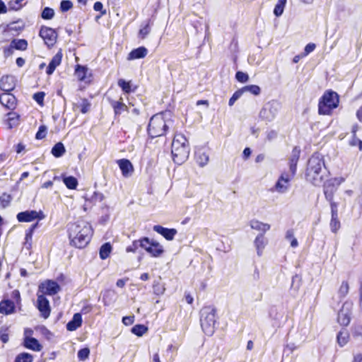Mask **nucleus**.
I'll list each match as a JSON object with an SVG mask.
<instances>
[{
	"label": "nucleus",
	"instance_id": "1",
	"mask_svg": "<svg viewBox=\"0 0 362 362\" xmlns=\"http://www.w3.org/2000/svg\"><path fill=\"white\" fill-rule=\"evenodd\" d=\"M68 233L72 245L78 248H83L90 240L92 228L88 223L78 221L69 225Z\"/></svg>",
	"mask_w": 362,
	"mask_h": 362
},
{
	"label": "nucleus",
	"instance_id": "50",
	"mask_svg": "<svg viewBox=\"0 0 362 362\" xmlns=\"http://www.w3.org/2000/svg\"><path fill=\"white\" fill-rule=\"evenodd\" d=\"M235 78L238 81L241 83H245L249 79L248 75L242 71H238L235 74Z\"/></svg>",
	"mask_w": 362,
	"mask_h": 362
},
{
	"label": "nucleus",
	"instance_id": "11",
	"mask_svg": "<svg viewBox=\"0 0 362 362\" xmlns=\"http://www.w3.org/2000/svg\"><path fill=\"white\" fill-rule=\"evenodd\" d=\"M353 305V303L349 301L343 304L338 314V322L340 325L347 326L349 324Z\"/></svg>",
	"mask_w": 362,
	"mask_h": 362
},
{
	"label": "nucleus",
	"instance_id": "14",
	"mask_svg": "<svg viewBox=\"0 0 362 362\" xmlns=\"http://www.w3.org/2000/svg\"><path fill=\"white\" fill-rule=\"evenodd\" d=\"M37 308L45 319L49 316L51 311L49 302L42 294L37 293Z\"/></svg>",
	"mask_w": 362,
	"mask_h": 362
},
{
	"label": "nucleus",
	"instance_id": "64",
	"mask_svg": "<svg viewBox=\"0 0 362 362\" xmlns=\"http://www.w3.org/2000/svg\"><path fill=\"white\" fill-rule=\"evenodd\" d=\"M356 117L358 119L362 122V106L357 110Z\"/></svg>",
	"mask_w": 362,
	"mask_h": 362
},
{
	"label": "nucleus",
	"instance_id": "28",
	"mask_svg": "<svg viewBox=\"0 0 362 362\" xmlns=\"http://www.w3.org/2000/svg\"><path fill=\"white\" fill-rule=\"evenodd\" d=\"M24 345L26 348L36 351H39L42 349V346L40 344L38 341L33 337L25 338Z\"/></svg>",
	"mask_w": 362,
	"mask_h": 362
},
{
	"label": "nucleus",
	"instance_id": "39",
	"mask_svg": "<svg viewBox=\"0 0 362 362\" xmlns=\"http://www.w3.org/2000/svg\"><path fill=\"white\" fill-rule=\"evenodd\" d=\"M18 115L16 112H9L8 114V124L11 129L18 124Z\"/></svg>",
	"mask_w": 362,
	"mask_h": 362
},
{
	"label": "nucleus",
	"instance_id": "44",
	"mask_svg": "<svg viewBox=\"0 0 362 362\" xmlns=\"http://www.w3.org/2000/svg\"><path fill=\"white\" fill-rule=\"evenodd\" d=\"M340 228V222L338 220V216H332L330 221V228L333 233H337Z\"/></svg>",
	"mask_w": 362,
	"mask_h": 362
},
{
	"label": "nucleus",
	"instance_id": "63",
	"mask_svg": "<svg viewBox=\"0 0 362 362\" xmlns=\"http://www.w3.org/2000/svg\"><path fill=\"white\" fill-rule=\"evenodd\" d=\"M90 109V104L87 102H83L81 107V112L86 113Z\"/></svg>",
	"mask_w": 362,
	"mask_h": 362
},
{
	"label": "nucleus",
	"instance_id": "36",
	"mask_svg": "<svg viewBox=\"0 0 362 362\" xmlns=\"http://www.w3.org/2000/svg\"><path fill=\"white\" fill-rule=\"evenodd\" d=\"M286 4V0H278L274 9V13L276 16L279 17L283 13Z\"/></svg>",
	"mask_w": 362,
	"mask_h": 362
},
{
	"label": "nucleus",
	"instance_id": "15",
	"mask_svg": "<svg viewBox=\"0 0 362 362\" xmlns=\"http://www.w3.org/2000/svg\"><path fill=\"white\" fill-rule=\"evenodd\" d=\"M117 163L118 164L124 177H129L134 173V166L128 159H119L117 161Z\"/></svg>",
	"mask_w": 362,
	"mask_h": 362
},
{
	"label": "nucleus",
	"instance_id": "42",
	"mask_svg": "<svg viewBox=\"0 0 362 362\" xmlns=\"http://www.w3.org/2000/svg\"><path fill=\"white\" fill-rule=\"evenodd\" d=\"M349 286L347 281H342L339 288V295L341 298H344L349 293Z\"/></svg>",
	"mask_w": 362,
	"mask_h": 362
},
{
	"label": "nucleus",
	"instance_id": "53",
	"mask_svg": "<svg viewBox=\"0 0 362 362\" xmlns=\"http://www.w3.org/2000/svg\"><path fill=\"white\" fill-rule=\"evenodd\" d=\"M139 247V240H134L132 244L128 246L126 249L127 252H135Z\"/></svg>",
	"mask_w": 362,
	"mask_h": 362
},
{
	"label": "nucleus",
	"instance_id": "2",
	"mask_svg": "<svg viewBox=\"0 0 362 362\" xmlns=\"http://www.w3.org/2000/svg\"><path fill=\"white\" fill-rule=\"evenodd\" d=\"M327 175L325 162L320 154H314L308 162L306 179L313 185L320 186Z\"/></svg>",
	"mask_w": 362,
	"mask_h": 362
},
{
	"label": "nucleus",
	"instance_id": "49",
	"mask_svg": "<svg viewBox=\"0 0 362 362\" xmlns=\"http://www.w3.org/2000/svg\"><path fill=\"white\" fill-rule=\"evenodd\" d=\"M242 95H243V93L240 89L235 91L229 100V102H228L229 106H233V104L235 103V102L237 100H238L241 97Z\"/></svg>",
	"mask_w": 362,
	"mask_h": 362
},
{
	"label": "nucleus",
	"instance_id": "26",
	"mask_svg": "<svg viewBox=\"0 0 362 362\" xmlns=\"http://www.w3.org/2000/svg\"><path fill=\"white\" fill-rule=\"evenodd\" d=\"M146 252L154 257H160L163 253V246L157 242L152 241L151 246L147 248Z\"/></svg>",
	"mask_w": 362,
	"mask_h": 362
},
{
	"label": "nucleus",
	"instance_id": "57",
	"mask_svg": "<svg viewBox=\"0 0 362 362\" xmlns=\"http://www.w3.org/2000/svg\"><path fill=\"white\" fill-rule=\"evenodd\" d=\"M134 322V316L130 315V316H125L122 318V322L125 325H131Z\"/></svg>",
	"mask_w": 362,
	"mask_h": 362
},
{
	"label": "nucleus",
	"instance_id": "30",
	"mask_svg": "<svg viewBox=\"0 0 362 362\" xmlns=\"http://www.w3.org/2000/svg\"><path fill=\"white\" fill-rule=\"evenodd\" d=\"M12 47L18 50H25L28 47V42L24 39L13 40L11 41Z\"/></svg>",
	"mask_w": 362,
	"mask_h": 362
},
{
	"label": "nucleus",
	"instance_id": "3",
	"mask_svg": "<svg viewBox=\"0 0 362 362\" xmlns=\"http://www.w3.org/2000/svg\"><path fill=\"white\" fill-rule=\"evenodd\" d=\"M189 146L187 138L182 134H175L171 144V153L175 163L181 165L189 155Z\"/></svg>",
	"mask_w": 362,
	"mask_h": 362
},
{
	"label": "nucleus",
	"instance_id": "61",
	"mask_svg": "<svg viewBox=\"0 0 362 362\" xmlns=\"http://www.w3.org/2000/svg\"><path fill=\"white\" fill-rule=\"evenodd\" d=\"M13 49H14V47H12L11 44L10 45L9 47L4 48V57H8L11 56L13 54Z\"/></svg>",
	"mask_w": 362,
	"mask_h": 362
},
{
	"label": "nucleus",
	"instance_id": "7",
	"mask_svg": "<svg viewBox=\"0 0 362 362\" xmlns=\"http://www.w3.org/2000/svg\"><path fill=\"white\" fill-rule=\"evenodd\" d=\"M279 109L280 104L277 101H269L261 109L259 116L263 121L267 122H272L276 117Z\"/></svg>",
	"mask_w": 362,
	"mask_h": 362
},
{
	"label": "nucleus",
	"instance_id": "51",
	"mask_svg": "<svg viewBox=\"0 0 362 362\" xmlns=\"http://www.w3.org/2000/svg\"><path fill=\"white\" fill-rule=\"evenodd\" d=\"M46 134L47 128L45 126L42 125L39 127V129L35 135V138L37 139H42L46 136Z\"/></svg>",
	"mask_w": 362,
	"mask_h": 362
},
{
	"label": "nucleus",
	"instance_id": "62",
	"mask_svg": "<svg viewBox=\"0 0 362 362\" xmlns=\"http://www.w3.org/2000/svg\"><path fill=\"white\" fill-rule=\"evenodd\" d=\"M294 231L292 229L288 230L286 233V238L288 240H291L293 238H294Z\"/></svg>",
	"mask_w": 362,
	"mask_h": 362
},
{
	"label": "nucleus",
	"instance_id": "55",
	"mask_svg": "<svg viewBox=\"0 0 362 362\" xmlns=\"http://www.w3.org/2000/svg\"><path fill=\"white\" fill-rule=\"evenodd\" d=\"M32 238H33V233H31L30 232L26 231L25 238V241L24 244L27 248L31 247Z\"/></svg>",
	"mask_w": 362,
	"mask_h": 362
},
{
	"label": "nucleus",
	"instance_id": "19",
	"mask_svg": "<svg viewBox=\"0 0 362 362\" xmlns=\"http://www.w3.org/2000/svg\"><path fill=\"white\" fill-rule=\"evenodd\" d=\"M111 106L113 107L115 114L116 115H120L124 112H129L130 111V107L127 106L123 103V98L122 97L117 101H111Z\"/></svg>",
	"mask_w": 362,
	"mask_h": 362
},
{
	"label": "nucleus",
	"instance_id": "60",
	"mask_svg": "<svg viewBox=\"0 0 362 362\" xmlns=\"http://www.w3.org/2000/svg\"><path fill=\"white\" fill-rule=\"evenodd\" d=\"M276 136H277V132L274 130H271V131L268 132L267 134V139L269 141H272L273 139L276 138Z\"/></svg>",
	"mask_w": 362,
	"mask_h": 362
},
{
	"label": "nucleus",
	"instance_id": "40",
	"mask_svg": "<svg viewBox=\"0 0 362 362\" xmlns=\"http://www.w3.org/2000/svg\"><path fill=\"white\" fill-rule=\"evenodd\" d=\"M15 362H33V356L30 354L22 353L16 356Z\"/></svg>",
	"mask_w": 362,
	"mask_h": 362
},
{
	"label": "nucleus",
	"instance_id": "47",
	"mask_svg": "<svg viewBox=\"0 0 362 362\" xmlns=\"http://www.w3.org/2000/svg\"><path fill=\"white\" fill-rule=\"evenodd\" d=\"M90 354V350L88 348H83L78 351V358L81 361H85L87 359Z\"/></svg>",
	"mask_w": 362,
	"mask_h": 362
},
{
	"label": "nucleus",
	"instance_id": "37",
	"mask_svg": "<svg viewBox=\"0 0 362 362\" xmlns=\"http://www.w3.org/2000/svg\"><path fill=\"white\" fill-rule=\"evenodd\" d=\"M148 331V328L143 325H136L132 328V332L138 337H141Z\"/></svg>",
	"mask_w": 362,
	"mask_h": 362
},
{
	"label": "nucleus",
	"instance_id": "48",
	"mask_svg": "<svg viewBox=\"0 0 362 362\" xmlns=\"http://www.w3.org/2000/svg\"><path fill=\"white\" fill-rule=\"evenodd\" d=\"M73 6V4L71 1L63 0L60 4V9L62 12H66L71 9Z\"/></svg>",
	"mask_w": 362,
	"mask_h": 362
},
{
	"label": "nucleus",
	"instance_id": "9",
	"mask_svg": "<svg viewBox=\"0 0 362 362\" xmlns=\"http://www.w3.org/2000/svg\"><path fill=\"white\" fill-rule=\"evenodd\" d=\"M292 176L290 175L288 173H283L277 180L275 185L274 186L273 190L279 193V194H285L286 193L291 187V180L292 179Z\"/></svg>",
	"mask_w": 362,
	"mask_h": 362
},
{
	"label": "nucleus",
	"instance_id": "34",
	"mask_svg": "<svg viewBox=\"0 0 362 362\" xmlns=\"http://www.w3.org/2000/svg\"><path fill=\"white\" fill-rule=\"evenodd\" d=\"M242 90L243 94L246 92H249L255 95H259L261 92V89L259 86L257 85H249L246 86L240 89Z\"/></svg>",
	"mask_w": 362,
	"mask_h": 362
},
{
	"label": "nucleus",
	"instance_id": "27",
	"mask_svg": "<svg viewBox=\"0 0 362 362\" xmlns=\"http://www.w3.org/2000/svg\"><path fill=\"white\" fill-rule=\"evenodd\" d=\"M250 226L252 229L261 231L262 233V234L263 235L265 232L269 230L271 227L269 224L262 223L257 220H252L250 222Z\"/></svg>",
	"mask_w": 362,
	"mask_h": 362
},
{
	"label": "nucleus",
	"instance_id": "45",
	"mask_svg": "<svg viewBox=\"0 0 362 362\" xmlns=\"http://www.w3.org/2000/svg\"><path fill=\"white\" fill-rule=\"evenodd\" d=\"M351 334L355 338H362V325H355L352 328Z\"/></svg>",
	"mask_w": 362,
	"mask_h": 362
},
{
	"label": "nucleus",
	"instance_id": "21",
	"mask_svg": "<svg viewBox=\"0 0 362 362\" xmlns=\"http://www.w3.org/2000/svg\"><path fill=\"white\" fill-rule=\"evenodd\" d=\"M62 59V53L59 51L52 59L49 62L46 73L48 75H51L55 70V69L61 64Z\"/></svg>",
	"mask_w": 362,
	"mask_h": 362
},
{
	"label": "nucleus",
	"instance_id": "12",
	"mask_svg": "<svg viewBox=\"0 0 362 362\" xmlns=\"http://www.w3.org/2000/svg\"><path fill=\"white\" fill-rule=\"evenodd\" d=\"M40 36L43 39L45 44L48 47L53 46L57 38L55 30L51 28L42 26L40 30Z\"/></svg>",
	"mask_w": 362,
	"mask_h": 362
},
{
	"label": "nucleus",
	"instance_id": "20",
	"mask_svg": "<svg viewBox=\"0 0 362 362\" xmlns=\"http://www.w3.org/2000/svg\"><path fill=\"white\" fill-rule=\"evenodd\" d=\"M14 303L11 300H4L0 302V313L10 315L15 312Z\"/></svg>",
	"mask_w": 362,
	"mask_h": 362
},
{
	"label": "nucleus",
	"instance_id": "24",
	"mask_svg": "<svg viewBox=\"0 0 362 362\" xmlns=\"http://www.w3.org/2000/svg\"><path fill=\"white\" fill-rule=\"evenodd\" d=\"M254 244L257 250V255L261 256L262 255L263 250L264 249L266 245L267 244V240L264 237V235L259 234L256 237Z\"/></svg>",
	"mask_w": 362,
	"mask_h": 362
},
{
	"label": "nucleus",
	"instance_id": "38",
	"mask_svg": "<svg viewBox=\"0 0 362 362\" xmlns=\"http://www.w3.org/2000/svg\"><path fill=\"white\" fill-rule=\"evenodd\" d=\"M87 71L88 69L85 66L78 65L75 71V74L80 81H83L86 78Z\"/></svg>",
	"mask_w": 362,
	"mask_h": 362
},
{
	"label": "nucleus",
	"instance_id": "4",
	"mask_svg": "<svg viewBox=\"0 0 362 362\" xmlns=\"http://www.w3.org/2000/svg\"><path fill=\"white\" fill-rule=\"evenodd\" d=\"M170 116L169 112H160L154 115L150 119L148 132L152 138L163 136L169 127L170 120L167 117Z\"/></svg>",
	"mask_w": 362,
	"mask_h": 362
},
{
	"label": "nucleus",
	"instance_id": "56",
	"mask_svg": "<svg viewBox=\"0 0 362 362\" xmlns=\"http://www.w3.org/2000/svg\"><path fill=\"white\" fill-rule=\"evenodd\" d=\"M44 97L45 93L43 92H39L34 95L33 98L38 104L42 105L43 103Z\"/></svg>",
	"mask_w": 362,
	"mask_h": 362
},
{
	"label": "nucleus",
	"instance_id": "23",
	"mask_svg": "<svg viewBox=\"0 0 362 362\" xmlns=\"http://www.w3.org/2000/svg\"><path fill=\"white\" fill-rule=\"evenodd\" d=\"M300 151L295 148L289 162L290 175L293 177L296 172L297 163L299 158Z\"/></svg>",
	"mask_w": 362,
	"mask_h": 362
},
{
	"label": "nucleus",
	"instance_id": "41",
	"mask_svg": "<svg viewBox=\"0 0 362 362\" xmlns=\"http://www.w3.org/2000/svg\"><path fill=\"white\" fill-rule=\"evenodd\" d=\"M118 86L122 89L125 93L132 92L131 84L129 81H126L124 79H119Z\"/></svg>",
	"mask_w": 362,
	"mask_h": 362
},
{
	"label": "nucleus",
	"instance_id": "18",
	"mask_svg": "<svg viewBox=\"0 0 362 362\" xmlns=\"http://www.w3.org/2000/svg\"><path fill=\"white\" fill-rule=\"evenodd\" d=\"M16 98L9 92H5L0 95V103L8 109H13L16 105Z\"/></svg>",
	"mask_w": 362,
	"mask_h": 362
},
{
	"label": "nucleus",
	"instance_id": "35",
	"mask_svg": "<svg viewBox=\"0 0 362 362\" xmlns=\"http://www.w3.org/2000/svg\"><path fill=\"white\" fill-rule=\"evenodd\" d=\"M151 32V21L148 20L147 23L139 30L138 36L141 39L146 38V37Z\"/></svg>",
	"mask_w": 362,
	"mask_h": 362
},
{
	"label": "nucleus",
	"instance_id": "58",
	"mask_svg": "<svg viewBox=\"0 0 362 362\" xmlns=\"http://www.w3.org/2000/svg\"><path fill=\"white\" fill-rule=\"evenodd\" d=\"M331 207L332 216H338L337 204L333 202V199L329 202Z\"/></svg>",
	"mask_w": 362,
	"mask_h": 362
},
{
	"label": "nucleus",
	"instance_id": "5",
	"mask_svg": "<svg viewBox=\"0 0 362 362\" xmlns=\"http://www.w3.org/2000/svg\"><path fill=\"white\" fill-rule=\"evenodd\" d=\"M339 95L333 90H326L319 100L318 113L322 115H329L332 110L339 106Z\"/></svg>",
	"mask_w": 362,
	"mask_h": 362
},
{
	"label": "nucleus",
	"instance_id": "6",
	"mask_svg": "<svg viewBox=\"0 0 362 362\" xmlns=\"http://www.w3.org/2000/svg\"><path fill=\"white\" fill-rule=\"evenodd\" d=\"M216 310L212 307L204 308L201 311V326L203 332L211 336L215 330Z\"/></svg>",
	"mask_w": 362,
	"mask_h": 362
},
{
	"label": "nucleus",
	"instance_id": "10",
	"mask_svg": "<svg viewBox=\"0 0 362 362\" xmlns=\"http://www.w3.org/2000/svg\"><path fill=\"white\" fill-rule=\"evenodd\" d=\"M60 291L59 285L54 281L46 280L42 282L38 288V293L40 294L54 296Z\"/></svg>",
	"mask_w": 362,
	"mask_h": 362
},
{
	"label": "nucleus",
	"instance_id": "43",
	"mask_svg": "<svg viewBox=\"0 0 362 362\" xmlns=\"http://www.w3.org/2000/svg\"><path fill=\"white\" fill-rule=\"evenodd\" d=\"M54 11L49 7H45L41 14L43 19L50 20L54 17Z\"/></svg>",
	"mask_w": 362,
	"mask_h": 362
},
{
	"label": "nucleus",
	"instance_id": "32",
	"mask_svg": "<svg viewBox=\"0 0 362 362\" xmlns=\"http://www.w3.org/2000/svg\"><path fill=\"white\" fill-rule=\"evenodd\" d=\"M63 182L66 187L70 189H76L78 185V181L76 178L73 176L64 177L63 178Z\"/></svg>",
	"mask_w": 362,
	"mask_h": 362
},
{
	"label": "nucleus",
	"instance_id": "31",
	"mask_svg": "<svg viewBox=\"0 0 362 362\" xmlns=\"http://www.w3.org/2000/svg\"><path fill=\"white\" fill-rule=\"evenodd\" d=\"M196 160L199 166L204 167L209 162V156L204 152L199 151L196 155Z\"/></svg>",
	"mask_w": 362,
	"mask_h": 362
},
{
	"label": "nucleus",
	"instance_id": "8",
	"mask_svg": "<svg viewBox=\"0 0 362 362\" xmlns=\"http://www.w3.org/2000/svg\"><path fill=\"white\" fill-rule=\"evenodd\" d=\"M345 181L342 177H334L327 180L324 184V194L328 202L333 199L334 194L338 187Z\"/></svg>",
	"mask_w": 362,
	"mask_h": 362
},
{
	"label": "nucleus",
	"instance_id": "59",
	"mask_svg": "<svg viewBox=\"0 0 362 362\" xmlns=\"http://www.w3.org/2000/svg\"><path fill=\"white\" fill-rule=\"evenodd\" d=\"M315 47L316 46L314 43L308 44L304 49L305 54L307 55L312 52L315 49Z\"/></svg>",
	"mask_w": 362,
	"mask_h": 362
},
{
	"label": "nucleus",
	"instance_id": "13",
	"mask_svg": "<svg viewBox=\"0 0 362 362\" xmlns=\"http://www.w3.org/2000/svg\"><path fill=\"white\" fill-rule=\"evenodd\" d=\"M45 218L42 211L34 210L20 212L17 214V219L19 222H30L35 219L42 220Z\"/></svg>",
	"mask_w": 362,
	"mask_h": 362
},
{
	"label": "nucleus",
	"instance_id": "16",
	"mask_svg": "<svg viewBox=\"0 0 362 362\" xmlns=\"http://www.w3.org/2000/svg\"><path fill=\"white\" fill-rule=\"evenodd\" d=\"M153 230L163 235L167 240H173L177 231L175 228H167L159 225L153 226Z\"/></svg>",
	"mask_w": 362,
	"mask_h": 362
},
{
	"label": "nucleus",
	"instance_id": "22",
	"mask_svg": "<svg viewBox=\"0 0 362 362\" xmlns=\"http://www.w3.org/2000/svg\"><path fill=\"white\" fill-rule=\"evenodd\" d=\"M148 54V50L144 47H139L136 49H133L128 54L127 59L128 60H134L137 59L144 58Z\"/></svg>",
	"mask_w": 362,
	"mask_h": 362
},
{
	"label": "nucleus",
	"instance_id": "46",
	"mask_svg": "<svg viewBox=\"0 0 362 362\" xmlns=\"http://www.w3.org/2000/svg\"><path fill=\"white\" fill-rule=\"evenodd\" d=\"M348 334L346 332H340L337 335V341L341 346L345 345L348 341Z\"/></svg>",
	"mask_w": 362,
	"mask_h": 362
},
{
	"label": "nucleus",
	"instance_id": "29",
	"mask_svg": "<svg viewBox=\"0 0 362 362\" xmlns=\"http://www.w3.org/2000/svg\"><path fill=\"white\" fill-rule=\"evenodd\" d=\"M112 251V246L110 243H105L100 248V257L102 259H105L108 257Z\"/></svg>",
	"mask_w": 362,
	"mask_h": 362
},
{
	"label": "nucleus",
	"instance_id": "33",
	"mask_svg": "<svg viewBox=\"0 0 362 362\" xmlns=\"http://www.w3.org/2000/svg\"><path fill=\"white\" fill-rule=\"evenodd\" d=\"M64 152L65 148L61 142L56 144L52 149V153L57 158L61 157Z\"/></svg>",
	"mask_w": 362,
	"mask_h": 362
},
{
	"label": "nucleus",
	"instance_id": "54",
	"mask_svg": "<svg viewBox=\"0 0 362 362\" xmlns=\"http://www.w3.org/2000/svg\"><path fill=\"white\" fill-rule=\"evenodd\" d=\"M93 8L95 11H100L101 16L106 14V10L103 9V5L100 1H97L94 4Z\"/></svg>",
	"mask_w": 362,
	"mask_h": 362
},
{
	"label": "nucleus",
	"instance_id": "25",
	"mask_svg": "<svg viewBox=\"0 0 362 362\" xmlns=\"http://www.w3.org/2000/svg\"><path fill=\"white\" fill-rule=\"evenodd\" d=\"M82 317L80 313H75L73 318L66 325V329L69 331H74L81 327Z\"/></svg>",
	"mask_w": 362,
	"mask_h": 362
},
{
	"label": "nucleus",
	"instance_id": "52",
	"mask_svg": "<svg viewBox=\"0 0 362 362\" xmlns=\"http://www.w3.org/2000/svg\"><path fill=\"white\" fill-rule=\"evenodd\" d=\"M139 240V247L144 248L146 251H147V248L151 246V242H150L148 238H144Z\"/></svg>",
	"mask_w": 362,
	"mask_h": 362
},
{
	"label": "nucleus",
	"instance_id": "17",
	"mask_svg": "<svg viewBox=\"0 0 362 362\" xmlns=\"http://www.w3.org/2000/svg\"><path fill=\"white\" fill-rule=\"evenodd\" d=\"M15 79L12 76H4L0 80V88L4 92H10L15 88Z\"/></svg>",
	"mask_w": 362,
	"mask_h": 362
}]
</instances>
